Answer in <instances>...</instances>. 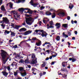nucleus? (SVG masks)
I'll use <instances>...</instances> for the list:
<instances>
[{"label":"nucleus","instance_id":"obj_45","mask_svg":"<svg viewBox=\"0 0 79 79\" xmlns=\"http://www.w3.org/2000/svg\"><path fill=\"white\" fill-rule=\"evenodd\" d=\"M35 70H37V69H36L34 68H32L31 69V71H35Z\"/></svg>","mask_w":79,"mask_h":79},{"label":"nucleus","instance_id":"obj_34","mask_svg":"<svg viewBox=\"0 0 79 79\" xmlns=\"http://www.w3.org/2000/svg\"><path fill=\"white\" fill-rule=\"evenodd\" d=\"M63 35L64 36H65V37H68V35L65 34L64 32L63 33Z\"/></svg>","mask_w":79,"mask_h":79},{"label":"nucleus","instance_id":"obj_10","mask_svg":"<svg viewBox=\"0 0 79 79\" xmlns=\"http://www.w3.org/2000/svg\"><path fill=\"white\" fill-rule=\"evenodd\" d=\"M26 30L27 29L25 28H22L19 30V32H25Z\"/></svg>","mask_w":79,"mask_h":79},{"label":"nucleus","instance_id":"obj_43","mask_svg":"<svg viewBox=\"0 0 79 79\" xmlns=\"http://www.w3.org/2000/svg\"><path fill=\"white\" fill-rule=\"evenodd\" d=\"M17 14H18L17 12V11H15L14 13V15H15V16H16V15H17Z\"/></svg>","mask_w":79,"mask_h":79},{"label":"nucleus","instance_id":"obj_48","mask_svg":"<svg viewBox=\"0 0 79 79\" xmlns=\"http://www.w3.org/2000/svg\"><path fill=\"white\" fill-rule=\"evenodd\" d=\"M50 24L51 26H52V25H53V21H50Z\"/></svg>","mask_w":79,"mask_h":79},{"label":"nucleus","instance_id":"obj_37","mask_svg":"<svg viewBox=\"0 0 79 79\" xmlns=\"http://www.w3.org/2000/svg\"><path fill=\"white\" fill-rule=\"evenodd\" d=\"M42 66L43 68L45 67V62H44L43 64H42Z\"/></svg>","mask_w":79,"mask_h":79},{"label":"nucleus","instance_id":"obj_3","mask_svg":"<svg viewBox=\"0 0 79 79\" xmlns=\"http://www.w3.org/2000/svg\"><path fill=\"white\" fill-rule=\"evenodd\" d=\"M26 23L28 25H31L32 23H31L29 22L31 21L32 20V18L30 17L29 18H25Z\"/></svg>","mask_w":79,"mask_h":79},{"label":"nucleus","instance_id":"obj_36","mask_svg":"<svg viewBox=\"0 0 79 79\" xmlns=\"http://www.w3.org/2000/svg\"><path fill=\"white\" fill-rule=\"evenodd\" d=\"M7 69L8 71H11V69L10 68V66H7Z\"/></svg>","mask_w":79,"mask_h":79},{"label":"nucleus","instance_id":"obj_12","mask_svg":"<svg viewBox=\"0 0 79 79\" xmlns=\"http://www.w3.org/2000/svg\"><path fill=\"white\" fill-rule=\"evenodd\" d=\"M56 29H59L60 27V23H56L55 25Z\"/></svg>","mask_w":79,"mask_h":79},{"label":"nucleus","instance_id":"obj_44","mask_svg":"<svg viewBox=\"0 0 79 79\" xmlns=\"http://www.w3.org/2000/svg\"><path fill=\"white\" fill-rule=\"evenodd\" d=\"M25 16H26V17H29L31 16V15H29L26 14H25Z\"/></svg>","mask_w":79,"mask_h":79},{"label":"nucleus","instance_id":"obj_58","mask_svg":"<svg viewBox=\"0 0 79 79\" xmlns=\"http://www.w3.org/2000/svg\"><path fill=\"white\" fill-rule=\"evenodd\" d=\"M43 22L45 24H47V23H45V22H46V21L44 19L43 20Z\"/></svg>","mask_w":79,"mask_h":79},{"label":"nucleus","instance_id":"obj_32","mask_svg":"<svg viewBox=\"0 0 79 79\" xmlns=\"http://www.w3.org/2000/svg\"><path fill=\"white\" fill-rule=\"evenodd\" d=\"M15 48V49H16V48H18V46H17V45H15L14 46H13L12 48Z\"/></svg>","mask_w":79,"mask_h":79},{"label":"nucleus","instance_id":"obj_52","mask_svg":"<svg viewBox=\"0 0 79 79\" xmlns=\"http://www.w3.org/2000/svg\"><path fill=\"white\" fill-rule=\"evenodd\" d=\"M55 63H56V61H55L54 62H52L51 63V65H52L53 64H55Z\"/></svg>","mask_w":79,"mask_h":79},{"label":"nucleus","instance_id":"obj_5","mask_svg":"<svg viewBox=\"0 0 79 79\" xmlns=\"http://www.w3.org/2000/svg\"><path fill=\"white\" fill-rule=\"evenodd\" d=\"M69 60L70 61H72V62H75L77 60L75 58V57L74 56H72V58H69Z\"/></svg>","mask_w":79,"mask_h":79},{"label":"nucleus","instance_id":"obj_47","mask_svg":"<svg viewBox=\"0 0 79 79\" xmlns=\"http://www.w3.org/2000/svg\"><path fill=\"white\" fill-rule=\"evenodd\" d=\"M68 34L69 35V36H71V32L70 31H69L68 32Z\"/></svg>","mask_w":79,"mask_h":79},{"label":"nucleus","instance_id":"obj_30","mask_svg":"<svg viewBox=\"0 0 79 79\" xmlns=\"http://www.w3.org/2000/svg\"><path fill=\"white\" fill-rule=\"evenodd\" d=\"M53 15H52V18H55V16H56V15L55 13H53Z\"/></svg>","mask_w":79,"mask_h":79},{"label":"nucleus","instance_id":"obj_7","mask_svg":"<svg viewBox=\"0 0 79 79\" xmlns=\"http://www.w3.org/2000/svg\"><path fill=\"white\" fill-rule=\"evenodd\" d=\"M1 73L2 74L3 76H4L5 77H7V76L8 74V73L6 72L2 71V72Z\"/></svg>","mask_w":79,"mask_h":79},{"label":"nucleus","instance_id":"obj_9","mask_svg":"<svg viewBox=\"0 0 79 79\" xmlns=\"http://www.w3.org/2000/svg\"><path fill=\"white\" fill-rule=\"evenodd\" d=\"M37 63V58H35V60H32L31 62V64H36Z\"/></svg>","mask_w":79,"mask_h":79},{"label":"nucleus","instance_id":"obj_31","mask_svg":"<svg viewBox=\"0 0 79 79\" xmlns=\"http://www.w3.org/2000/svg\"><path fill=\"white\" fill-rule=\"evenodd\" d=\"M1 10H2V11H4L5 10V7H4V6H1Z\"/></svg>","mask_w":79,"mask_h":79},{"label":"nucleus","instance_id":"obj_6","mask_svg":"<svg viewBox=\"0 0 79 79\" xmlns=\"http://www.w3.org/2000/svg\"><path fill=\"white\" fill-rule=\"evenodd\" d=\"M22 33H23V35H29V34H31V33H32V31L29 30L28 31Z\"/></svg>","mask_w":79,"mask_h":79},{"label":"nucleus","instance_id":"obj_55","mask_svg":"<svg viewBox=\"0 0 79 79\" xmlns=\"http://www.w3.org/2000/svg\"><path fill=\"white\" fill-rule=\"evenodd\" d=\"M26 44L27 45V46H28V47H31V46H30V45H29V44L27 43H26Z\"/></svg>","mask_w":79,"mask_h":79},{"label":"nucleus","instance_id":"obj_14","mask_svg":"<svg viewBox=\"0 0 79 79\" xmlns=\"http://www.w3.org/2000/svg\"><path fill=\"white\" fill-rule=\"evenodd\" d=\"M62 26L64 28H68V24H63Z\"/></svg>","mask_w":79,"mask_h":79},{"label":"nucleus","instance_id":"obj_50","mask_svg":"<svg viewBox=\"0 0 79 79\" xmlns=\"http://www.w3.org/2000/svg\"><path fill=\"white\" fill-rule=\"evenodd\" d=\"M4 69H5V70H6V69H7V67L6 66H4Z\"/></svg>","mask_w":79,"mask_h":79},{"label":"nucleus","instance_id":"obj_60","mask_svg":"<svg viewBox=\"0 0 79 79\" xmlns=\"http://www.w3.org/2000/svg\"><path fill=\"white\" fill-rule=\"evenodd\" d=\"M32 73L33 74H34V75H36V73H34V71H33L32 72Z\"/></svg>","mask_w":79,"mask_h":79},{"label":"nucleus","instance_id":"obj_27","mask_svg":"<svg viewBox=\"0 0 79 79\" xmlns=\"http://www.w3.org/2000/svg\"><path fill=\"white\" fill-rule=\"evenodd\" d=\"M41 44V41H40L39 43H36L35 45H37V46H40V44Z\"/></svg>","mask_w":79,"mask_h":79},{"label":"nucleus","instance_id":"obj_53","mask_svg":"<svg viewBox=\"0 0 79 79\" xmlns=\"http://www.w3.org/2000/svg\"><path fill=\"white\" fill-rule=\"evenodd\" d=\"M14 19H16V20H18V19H17L16 18V15H14Z\"/></svg>","mask_w":79,"mask_h":79},{"label":"nucleus","instance_id":"obj_21","mask_svg":"<svg viewBox=\"0 0 79 79\" xmlns=\"http://www.w3.org/2000/svg\"><path fill=\"white\" fill-rule=\"evenodd\" d=\"M19 69L20 71H24V68L22 67H20L19 68Z\"/></svg>","mask_w":79,"mask_h":79},{"label":"nucleus","instance_id":"obj_1","mask_svg":"<svg viewBox=\"0 0 79 79\" xmlns=\"http://www.w3.org/2000/svg\"><path fill=\"white\" fill-rule=\"evenodd\" d=\"M1 51L2 52L1 53V56L3 61L4 64H5L6 61H8V60L7 59H6V60H5V59L6 57V54H7V52L3 50H2Z\"/></svg>","mask_w":79,"mask_h":79},{"label":"nucleus","instance_id":"obj_63","mask_svg":"<svg viewBox=\"0 0 79 79\" xmlns=\"http://www.w3.org/2000/svg\"><path fill=\"white\" fill-rule=\"evenodd\" d=\"M74 21H73V20H72L71 21V23H72V24H74Z\"/></svg>","mask_w":79,"mask_h":79},{"label":"nucleus","instance_id":"obj_15","mask_svg":"<svg viewBox=\"0 0 79 79\" xmlns=\"http://www.w3.org/2000/svg\"><path fill=\"white\" fill-rule=\"evenodd\" d=\"M46 14L47 16H50L52 15V13L50 12L49 11L46 12Z\"/></svg>","mask_w":79,"mask_h":79},{"label":"nucleus","instance_id":"obj_29","mask_svg":"<svg viewBox=\"0 0 79 79\" xmlns=\"http://www.w3.org/2000/svg\"><path fill=\"white\" fill-rule=\"evenodd\" d=\"M20 72H14V75L15 76H17V75H18V73H19Z\"/></svg>","mask_w":79,"mask_h":79},{"label":"nucleus","instance_id":"obj_4","mask_svg":"<svg viewBox=\"0 0 79 79\" xmlns=\"http://www.w3.org/2000/svg\"><path fill=\"white\" fill-rule=\"evenodd\" d=\"M58 15L60 17H64L65 16V13L64 12H60L58 14Z\"/></svg>","mask_w":79,"mask_h":79},{"label":"nucleus","instance_id":"obj_46","mask_svg":"<svg viewBox=\"0 0 79 79\" xmlns=\"http://www.w3.org/2000/svg\"><path fill=\"white\" fill-rule=\"evenodd\" d=\"M14 25H15V24L13 23H11V26L13 28H14V27H14Z\"/></svg>","mask_w":79,"mask_h":79},{"label":"nucleus","instance_id":"obj_41","mask_svg":"<svg viewBox=\"0 0 79 79\" xmlns=\"http://www.w3.org/2000/svg\"><path fill=\"white\" fill-rule=\"evenodd\" d=\"M19 57H20V56H19V55L18 54L15 56V58H19Z\"/></svg>","mask_w":79,"mask_h":79},{"label":"nucleus","instance_id":"obj_59","mask_svg":"<svg viewBox=\"0 0 79 79\" xmlns=\"http://www.w3.org/2000/svg\"><path fill=\"white\" fill-rule=\"evenodd\" d=\"M16 16H17V18H20V16H19V15H16Z\"/></svg>","mask_w":79,"mask_h":79},{"label":"nucleus","instance_id":"obj_19","mask_svg":"<svg viewBox=\"0 0 79 79\" xmlns=\"http://www.w3.org/2000/svg\"><path fill=\"white\" fill-rule=\"evenodd\" d=\"M25 0H18V1H16L17 3H21V2H24Z\"/></svg>","mask_w":79,"mask_h":79},{"label":"nucleus","instance_id":"obj_2","mask_svg":"<svg viewBox=\"0 0 79 79\" xmlns=\"http://www.w3.org/2000/svg\"><path fill=\"white\" fill-rule=\"evenodd\" d=\"M2 21H0V23L4 24V22L6 24H9V20L6 17H3L2 18Z\"/></svg>","mask_w":79,"mask_h":79},{"label":"nucleus","instance_id":"obj_40","mask_svg":"<svg viewBox=\"0 0 79 79\" xmlns=\"http://www.w3.org/2000/svg\"><path fill=\"white\" fill-rule=\"evenodd\" d=\"M36 39H37V38H36V37H35V38L33 37L32 38L31 40H32L35 41V40H36Z\"/></svg>","mask_w":79,"mask_h":79},{"label":"nucleus","instance_id":"obj_49","mask_svg":"<svg viewBox=\"0 0 79 79\" xmlns=\"http://www.w3.org/2000/svg\"><path fill=\"white\" fill-rule=\"evenodd\" d=\"M67 19L68 20H69L71 19V17L69 16H67Z\"/></svg>","mask_w":79,"mask_h":79},{"label":"nucleus","instance_id":"obj_64","mask_svg":"<svg viewBox=\"0 0 79 79\" xmlns=\"http://www.w3.org/2000/svg\"><path fill=\"white\" fill-rule=\"evenodd\" d=\"M49 60V58H48V57H47L45 59V60L46 61H47V60Z\"/></svg>","mask_w":79,"mask_h":79},{"label":"nucleus","instance_id":"obj_25","mask_svg":"<svg viewBox=\"0 0 79 79\" xmlns=\"http://www.w3.org/2000/svg\"><path fill=\"white\" fill-rule=\"evenodd\" d=\"M10 31L5 30L4 33L5 34L6 33L7 34H10Z\"/></svg>","mask_w":79,"mask_h":79},{"label":"nucleus","instance_id":"obj_17","mask_svg":"<svg viewBox=\"0 0 79 79\" xmlns=\"http://www.w3.org/2000/svg\"><path fill=\"white\" fill-rule=\"evenodd\" d=\"M38 5H39V3H33V4L32 5V6H33L34 7H36V6H37Z\"/></svg>","mask_w":79,"mask_h":79},{"label":"nucleus","instance_id":"obj_11","mask_svg":"<svg viewBox=\"0 0 79 79\" xmlns=\"http://www.w3.org/2000/svg\"><path fill=\"white\" fill-rule=\"evenodd\" d=\"M19 73H20L21 75L22 76H23V77H24V76H26V75H27V73H26V72H25L23 73H22L21 72H19Z\"/></svg>","mask_w":79,"mask_h":79},{"label":"nucleus","instance_id":"obj_23","mask_svg":"<svg viewBox=\"0 0 79 79\" xmlns=\"http://www.w3.org/2000/svg\"><path fill=\"white\" fill-rule=\"evenodd\" d=\"M28 10L29 11V14H32L33 13V11L31 10V9H29Z\"/></svg>","mask_w":79,"mask_h":79},{"label":"nucleus","instance_id":"obj_39","mask_svg":"<svg viewBox=\"0 0 79 79\" xmlns=\"http://www.w3.org/2000/svg\"><path fill=\"white\" fill-rule=\"evenodd\" d=\"M19 62V63H23L24 62V60H23V59H22L20 60V61Z\"/></svg>","mask_w":79,"mask_h":79},{"label":"nucleus","instance_id":"obj_20","mask_svg":"<svg viewBox=\"0 0 79 79\" xmlns=\"http://www.w3.org/2000/svg\"><path fill=\"white\" fill-rule=\"evenodd\" d=\"M10 32L11 33L10 34V35L12 36H15V33L14 32H12L10 30Z\"/></svg>","mask_w":79,"mask_h":79},{"label":"nucleus","instance_id":"obj_33","mask_svg":"<svg viewBox=\"0 0 79 79\" xmlns=\"http://www.w3.org/2000/svg\"><path fill=\"white\" fill-rule=\"evenodd\" d=\"M24 62H25V63H26V64L27 63H28V62H29V60H28V59H26L25 61H24Z\"/></svg>","mask_w":79,"mask_h":79},{"label":"nucleus","instance_id":"obj_61","mask_svg":"<svg viewBox=\"0 0 79 79\" xmlns=\"http://www.w3.org/2000/svg\"><path fill=\"white\" fill-rule=\"evenodd\" d=\"M40 32H42V34H43V33H44V30H41L40 31Z\"/></svg>","mask_w":79,"mask_h":79},{"label":"nucleus","instance_id":"obj_16","mask_svg":"<svg viewBox=\"0 0 79 79\" xmlns=\"http://www.w3.org/2000/svg\"><path fill=\"white\" fill-rule=\"evenodd\" d=\"M35 58V55L34 54H32L31 57L32 60H34Z\"/></svg>","mask_w":79,"mask_h":79},{"label":"nucleus","instance_id":"obj_24","mask_svg":"<svg viewBox=\"0 0 79 79\" xmlns=\"http://www.w3.org/2000/svg\"><path fill=\"white\" fill-rule=\"evenodd\" d=\"M20 27V26L15 25V27H14V29H19V27Z\"/></svg>","mask_w":79,"mask_h":79},{"label":"nucleus","instance_id":"obj_35","mask_svg":"<svg viewBox=\"0 0 79 79\" xmlns=\"http://www.w3.org/2000/svg\"><path fill=\"white\" fill-rule=\"evenodd\" d=\"M29 3L31 4V5H33V4L34 3V1H33V0H31L30 2Z\"/></svg>","mask_w":79,"mask_h":79},{"label":"nucleus","instance_id":"obj_62","mask_svg":"<svg viewBox=\"0 0 79 79\" xmlns=\"http://www.w3.org/2000/svg\"><path fill=\"white\" fill-rule=\"evenodd\" d=\"M53 57V56H51L49 57V59L50 60H51V59H52V58Z\"/></svg>","mask_w":79,"mask_h":79},{"label":"nucleus","instance_id":"obj_22","mask_svg":"<svg viewBox=\"0 0 79 79\" xmlns=\"http://www.w3.org/2000/svg\"><path fill=\"white\" fill-rule=\"evenodd\" d=\"M13 4L11 2H10V5H9V7L10 8H12V9H13Z\"/></svg>","mask_w":79,"mask_h":79},{"label":"nucleus","instance_id":"obj_26","mask_svg":"<svg viewBox=\"0 0 79 79\" xmlns=\"http://www.w3.org/2000/svg\"><path fill=\"white\" fill-rule=\"evenodd\" d=\"M65 63H67V62H63L62 63V66L63 67H65L66 66L64 64Z\"/></svg>","mask_w":79,"mask_h":79},{"label":"nucleus","instance_id":"obj_51","mask_svg":"<svg viewBox=\"0 0 79 79\" xmlns=\"http://www.w3.org/2000/svg\"><path fill=\"white\" fill-rule=\"evenodd\" d=\"M62 71H64V72H68V70H66V69H64V70H62Z\"/></svg>","mask_w":79,"mask_h":79},{"label":"nucleus","instance_id":"obj_18","mask_svg":"<svg viewBox=\"0 0 79 79\" xmlns=\"http://www.w3.org/2000/svg\"><path fill=\"white\" fill-rule=\"evenodd\" d=\"M56 39L57 41H59L60 40V36L59 35L57 36Z\"/></svg>","mask_w":79,"mask_h":79},{"label":"nucleus","instance_id":"obj_28","mask_svg":"<svg viewBox=\"0 0 79 79\" xmlns=\"http://www.w3.org/2000/svg\"><path fill=\"white\" fill-rule=\"evenodd\" d=\"M74 7V5H72L71 6H69V8H70V9H71V10H72V9H73V8Z\"/></svg>","mask_w":79,"mask_h":79},{"label":"nucleus","instance_id":"obj_8","mask_svg":"<svg viewBox=\"0 0 79 79\" xmlns=\"http://www.w3.org/2000/svg\"><path fill=\"white\" fill-rule=\"evenodd\" d=\"M47 35H48V34H47V32H46L45 31H44L43 32V33L42 34V36L43 37H47Z\"/></svg>","mask_w":79,"mask_h":79},{"label":"nucleus","instance_id":"obj_38","mask_svg":"<svg viewBox=\"0 0 79 79\" xmlns=\"http://www.w3.org/2000/svg\"><path fill=\"white\" fill-rule=\"evenodd\" d=\"M45 44H49L50 46H51L52 45V44H50V42H45Z\"/></svg>","mask_w":79,"mask_h":79},{"label":"nucleus","instance_id":"obj_42","mask_svg":"<svg viewBox=\"0 0 79 79\" xmlns=\"http://www.w3.org/2000/svg\"><path fill=\"white\" fill-rule=\"evenodd\" d=\"M1 26L2 27L3 29H4V28H5V25H3V24H2L1 25Z\"/></svg>","mask_w":79,"mask_h":79},{"label":"nucleus","instance_id":"obj_57","mask_svg":"<svg viewBox=\"0 0 79 79\" xmlns=\"http://www.w3.org/2000/svg\"><path fill=\"white\" fill-rule=\"evenodd\" d=\"M44 8H45V7L44 6H42L41 7V10H43V9Z\"/></svg>","mask_w":79,"mask_h":79},{"label":"nucleus","instance_id":"obj_13","mask_svg":"<svg viewBox=\"0 0 79 79\" xmlns=\"http://www.w3.org/2000/svg\"><path fill=\"white\" fill-rule=\"evenodd\" d=\"M18 10H19V11H20L21 13H23L24 11V9L23 8H19Z\"/></svg>","mask_w":79,"mask_h":79},{"label":"nucleus","instance_id":"obj_56","mask_svg":"<svg viewBox=\"0 0 79 79\" xmlns=\"http://www.w3.org/2000/svg\"><path fill=\"white\" fill-rule=\"evenodd\" d=\"M67 77V75H66V74L64 75V78H66V77Z\"/></svg>","mask_w":79,"mask_h":79},{"label":"nucleus","instance_id":"obj_54","mask_svg":"<svg viewBox=\"0 0 79 79\" xmlns=\"http://www.w3.org/2000/svg\"><path fill=\"white\" fill-rule=\"evenodd\" d=\"M15 64H13V63H12V64H11L10 65V66H12V67H14V66H15Z\"/></svg>","mask_w":79,"mask_h":79}]
</instances>
